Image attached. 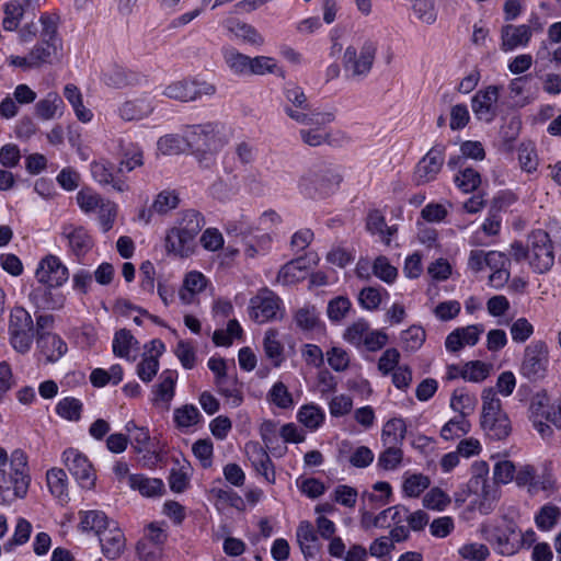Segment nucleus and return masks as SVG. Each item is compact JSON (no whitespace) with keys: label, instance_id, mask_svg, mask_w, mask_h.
<instances>
[{"label":"nucleus","instance_id":"nucleus-1","mask_svg":"<svg viewBox=\"0 0 561 561\" xmlns=\"http://www.w3.org/2000/svg\"><path fill=\"white\" fill-rule=\"evenodd\" d=\"M41 38L25 56L11 55L9 64L23 70L39 69L45 65H54L64 57V42L59 35V16L45 13L39 18Z\"/></svg>","mask_w":561,"mask_h":561},{"label":"nucleus","instance_id":"nucleus-2","mask_svg":"<svg viewBox=\"0 0 561 561\" xmlns=\"http://www.w3.org/2000/svg\"><path fill=\"white\" fill-rule=\"evenodd\" d=\"M331 42V56L343 53L341 57L342 66L350 78H363L370 72L377 53L375 42L365 37H357L346 42L337 33L332 35Z\"/></svg>","mask_w":561,"mask_h":561},{"label":"nucleus","instance_id":"nucleus-3","mask_svg":"<svg viewBox=\"0 0 561 561\" xmlns=\"http://www.w3.org/2000/svg\"><path fill=\"white\" fill-rule=\"evenodd\" d=\"M186 137L191 153L205 168L214 164L216 154L228 144L225 128L215 123L190 126Z\"/></svg>","mask_w":561,"mask_h":561},{"label":"nucleus","instance_id":"nucleus-4","mask_svg":"<svg viewBox=\"0 0 561 561\" xmlns=\"http://www.w3.org/2000/svg\"><path fill=\"white\" fill-rule=\"evenodd\" d=\"M512 254L517 261L527 259L529 265L537 273L548 272L554 264L551 232L542 229L531 231L527 237L526 247L522 243H514Z\"/></svg>","mask_w":561,"mask_h":561},{"label":"nucleus","instance_id":"nucleus-5","mask_svg":"<svg viewBox=\"0 0 561 561\" xmlns=\"http://www.w3.org/2000/svg\"><path fill=\"white\" fill-rule=\"evenodd\" d=\"M342 181L337 168L322 165L305 173L298 181V188L310 198H324L335 193Z\"/></svg>","mask_w":561,"mask_h":561},{"label":"nucleus","instance_id":"nucleus-6","mask_svg":"<svg viewBox=\"0 0 561 561\" xmlns=\"http://www.w3.org/2000/svg\"><path fill=\"white\" fill-rule=\"evenodd\" d=\"M27 460L22 450H14L10 457V473L0 469V502L23 497L30 485Z\"/></svg>","mask_w":561,"mask_h":561},{"label":"nucleus","instance_id":"nucleus-7","mask_svg":"<svg viewBox=\"0 0 561 561\" xmlns=\"http://www.w3.org/2000/svg\"><path fill=\"white\" fill-rule=\"evenodd\" d=\"M35 337V325L30 312L23 307L11 310L9 319V340L14 351L26 354Z\"/></svg>","mask_w":561,"mask_h":561},{"label":"nucleus","instance_id":"nucleus-8","mask_svg":"<svg viewBox=\"0 0 561 561\" xmlns=\"http://www.w3.org/2000/svg\"><path fill=\"white\" fill-rule=\"evenodd\" d=\"M282 300L271 289L261 288L249 304V317L256 323L263 324L278 319L282 312Z\"/></svg>","mask_w":561,"mask_h":561},{"label":"nucleus","instance_id":"nucleus-9","mask_svg":"<svg viewBox=\"0 0 561 561\" xmlns=\"http://www.w3.org/2000/svg\"><path fill=\"white\" fill-rule=\"evenodd\" d=\"M62 461L81 488L90 490L94 486L96 480L95 471L87 456L81 451L75 448L65 450Z\"/></svg>","mask_w":561,"mask_h":561},{"label":"nucleus","instance_id":"nucleus-10","mask_svg":"<svg viewBox=\"0 0 561 561\" xmlns=\"http://www.w3.org/2000/svg\"><path fill=\"white\" fill-rule=\"evenodd\" d=\"M69 277L68 268L59 257L48 254L37 264L35 270L36 280L45 287H60Z\"/></svg>","mask_w":561,"mask_h":561},{"label":"nucleus","instance_id":"nucleus-11","mask_svg":"<svg viewBox=\"0 0 561 561\" xmlns=\"http://www.w3.org/2000/svg\"><path fill=\"white\" fill-rule=\"evenodd\" d=\"M548 364V346L543 341L531 342L524 352L522 371L529 379L545 376Z\"/></svg>","mask_w":561,"mask_h":561},{"label":"nucleus","instance_id":"nucleus-12","mask_svg":"<svg viewBox=\"0 0 561 561\" xmlns=\"http://www.w3.org/2000/svg\"><path fill=\"white\" fill-rule=\"evenodd\" d=\"M530 415L543 419L561 431V396L551 399L546 391H539L531 397Z\"/></svg>","mask_w":561,"mask_h":561},{"label":"nucleus","instance_id":"nucleus-13","mask_svg":"<svg viewBox=\"0 0 561 561\" xmlns=\"http://www.w3.org/2000/svg\"><path fill=\"white\" fill-rule=\"evenodd\" d=\"M500 91V87L489 85L473 95L471 108L477 119L491 123L496 117Z\"/></svg>","mask_w":561,"mask_h":561},{"label":"nucleus","instance_id":"nucleus-14","mask_svg":"<svg viewBox=\"0 0 561 561\" xmlns=\"http://www.w3.org/2000/svg\"><path fill=\"white\" fill-rule=\"evenodd\" d=\"M445 162L444 151L439 147L432 148L416 164L413 181L417 185H424L434 181L439 174Z\"/></svg>","mask_w":561,"mask_h":561},{"label":"nucleus","instance_id":"nucleus-15","mask_svg":"<svg viewBox=\"0 0 561 561\" xmlns=\"http://www.w3.org/2000/svg\"><path fill=\"white\" fill-rule=\"evenodd\" d=\"M285 113L295 122L308 128H324L335 121V112L331 108H311L300 112L291 106H285Z\"/></svg>","mask_w":561,"mask_h":561},{"label":"nucleus","instance_id":"nucleus-16","mask_svg":"<svg viewBox=\"0 0 561 561\" xmlns=\"http://www.w3.org/2000/svg\"><path fill=\"white\" fill-rule=\"evenodd\" d=\"M245 453L254 470L268 483L274 484L276 474L273 462L265 448L257 442H249L245 445Z\"/></svg>","mask_w":561,"mask_h":561},{"label":"nucleus","instance_id":"nucleus-17","mask_svg":"<svg viewBox=\"0 0 561 561\" xmlns=\"http://www.w3.org/2000/svg\"><path fill=\"white\" fill-rule=\"evenodd\" d=\"M501 49L513 51L518 47H526L531 41V30L527 24H505L501 27Z\"/></svg>","mask_w":561,"mask_h":561},{"label":"nucleus","instance_id":"nucleus-18","mask_svg":"<svg viewBox=\"0 0 561 561\" xmlns=\"http://www.w3.org/2000/svg\"><path fill=\"white\" fill-rule=\"evenodd\" d=\"M492 539L501 554L511 556L518 550L522 536L512 522H504L493 529Z\"/></svg>","mask_w":561,"mask_h":561},{"label":"nucleus","instance_id":"nucleus-19","mask_svg":"<svg viewBox=\"0 0 561 561\" xmlns=\"http://www.w3.org/2000/svg\"><path fill=\"white\" fill-rule=\"evenodd\" d=\"M196 238L185 234L184 230L174 226L165 236V250L168 253L179 257H187L194 253L196 248Z\"/></svg>","mask_w":561,"mask_h":561},{"label":"nucleus","instance_id":"nucleus-20","mask_svg":"<svg viewBox=\"0 0 561 561\" xmlns=\"http://www.w3.org/2000/svg\"><path fill=\"white\" fill-rule=\"evenodd\" d=\"M38 355L46 364L59 360L67 352V344L53 333H41L36 341Z\"/></svg>","mask_w":561,"mask_h":561},{"label":"nucleus","instance_id":"nucleus-21","mask_svg":"<svg viewBox=\"0 0 561 561\" xmlns=\"http://www.w3.org/2000/svg\"><path fill=\"white\" fill-rule=\"evenodd\" d=\"M153 112L152 102L147 96H140L124 101L117 110L118 116L124 122L141 121Z\"/></svg>","mask_w":561,"mask_h":561},{"label":"nucleus","instance_id":"nucleus-22","mask_svg":"<svg viewBox=\"0 0 561 561\" xmlns=\"http://www.w3.org/2000/svg\"><path fill=\"white\" fill-rule=\"evenodd\" d=\"M99 539L104 556L112 560L118 558L126 546L125 536L117 524H112V527L99 536Z\"/></svg>","mask_w":561,"mask_h":561},{"label":"nucleus","instance_id":"nucleus-23","mask_svg":"<svg viewBox=\"0 0 561 561\" xmlns=\"http://www.w3.org/2000/svg\"><path fill=\"white\" fill-rule=\"evenodd\" d=\"M225 26L237 38L253 46H262L265 43L263 35L251 24L238 19H227Z\"/></svg>","mask_w":561,"mask_h":561},{"label":"nucleus","instance_id":"nucleus-24","mask_svg":"<svg viewBox=\"0 0 561 561\" xmlns=\"http://www.w3.org/2000/svg\"><path fill=\"white\" fill-rule=\"evenodd\" d=\"M297 542L307 559H314L320 551V542L310 522H301L296 533Z\"/></svg>","mask_w":561,"mask_h":561},{"label":"nucleus","instance_id":"nucleus-25","mask_svg":"<svg viewBox=\"0 0 561 561\" xmlns=\"http://www.w3.org/2000/svg\"><path fill=\"white\" fill-rule=\"evenodd\" d=\"M207 285L205 276L197 271L187 273L179 290V298L183 305H192L197 294L202 293Z\"/></svg>","mask_w":561,"mask_h":561},{"label":"nucleus","instance_id":"nucleus-26","mask_svg":"<svg viewBox=\"0 0 561 561\" xmlns=\"http://www.w3.org/2000/svg\"><path fill=\"white\" fill-rule=\"evenodd\" d=\"M64 96L71 105L76 117L82 123H89L93 118V113L83 103V95L80 89L73 84L68 83L64 88Z\"/></svg>","mask_w":561,"mask_h":561},{"label":"nucleus","instance_id":"nucleus-27","mask_svg":"<svg viewBox=\"0 0 561 561\" xmlns=\"http://www.w3.org/2000/svg\"><path fill=\"white\" fill-rule=\"evenodd\" d=\"M194 80L178 79L169 82L162 90V95L179 102H193Z\"/></svg>","mask_w":561,"mask_h":561},{"label":"nucleus","instance_id":"nucleus-28","mask_svg":"<svg viewBox=\"0 0 561 561\" xmlns=\"http://www.w3.org/2000/svg\"><path fill=\"white\" fill-rule=\"evenodd\" d=\"M129 486L139 491L142 496H160L164 491L162 480L157 478H147L142 474H131L128 478Z\"/></svg>","mask_w":561,"mask_h":561},{"label":"nucleus","instance_id":"nucleus-29","mask_svg":"<svg viewBox=\"0 0 561 561\" xmlns=\"http://www.w3.org/2000/svg\"><path fill=\"white\" fill-rule=\"evenodd\" d=\"M114 520H110L107 516L101 511H87L81 513V528L84 531H93L98 537L105 533Z\"/></svg>","mask_w":561,"mask_h":561},{"label":"nucleus","instance_id":"nucleus-30","mask_svg":"<svg viewBox=\"0 0 561 561\" xmlns=\"http://www.w3.org/2000/svg\"><path fill=\"white\" fill-rule=\"evenodd\" d=\"M62 100L56 92H49L34 107L35 115L43 121L54 119L61 115Z\"/></svg>","mask_w":561,"mask_h":561},{"label":"nucleus","instance_id":"nucleus-31","mask_svg":"<svg viewBox=\"0 0 561 561\" xmlns=\"http://www.w3.org/2000/svg\"><path fill=\"white\" fill-rule=\"evenodd\" d=\"M188 148L186 131L183 136L176 134H168L161 136L157 141V150L163 156L180 154Z\"/></svg>","mask_w":561,"mask_h":561},{"label":"nucleus","instance_id":"nucleus-32","mask_svg":"<svg viewBox=\"0 0 561 561\" xmlns=\"http://www.w3.org/2000/svg\"><path fill=\"white\" fill-rule=\"evenodd\" d=\"M307 266L299 257L286 263L277 274V282L282 285H291L305 278Z\"/></svg>","mask_w":561,"mask_h":561},{"label":"nucleus","instance_id":"nucleus-33","mask_svg":"<svg viewBox=\"0 0 561 561\" xmlns=\"http://www.w3.org/2000/svg\"><path fill=\"white\" fill-rule=\"evenodd\" d=\"M138 342L126 329L118 330L113 339V353L115 356L129 359L130 353L137 350Z\"/></svg>","mask_w":561,"mask_h":561},{"label":"nucleus","instance_id":"nucleus-34","mask_svg":"<svg viewBox=\"0 0 561 561\" xmlns=\"http://www.w3.org/2000/svg\"><path fill=\"white\" fill-rule=\"evenodd\" d=\"M250 75L265 76L277 75L285 77L284 69L278 65L277 60L270 56H255L251 59Z\"/></svg>","mask_w":561,"mask_h":561},{"label":"nucleus","instance_id":"nucleus-35","mask_svg":"<svg viewBox=\"0 0 561 561\" xmlns=\"http://www.w3.org/2000/svg\"><path fill=\"white\" fill-rule=\"evenodd\" d=\"M179 204L180 196L176 191L163 190L156 195L149 211L158 215H167L178 208Z\"/></svg>","mask_w":561,"mask_h":561},{"label":"nucleus","instance_id":"nucleus-36","mask_svg":"<svg viewBox=\"0 0 561 561\" xmlns=\"http://www.w3.org/2000/svg\"><path fill=\"white\" fill-rule=\"evenodd\" d=\"M178 379L176 371L165 370L161 374V381L154 390V401L165 403L169 407L170 401L174 397V388Z\"/></svg>","mask_w":561,"mask_h":561},{"label":"nucleus","instance_id":"nucleus-37","mask_svg":"<svg viewBox=\"0 0 561 561\" xmlns=\"http://www.w3.org/2000/svg\"><path fill=\"white\" fill-rule=\"evenodd\" d=\"M217 391L221 394L228 404L238 408L243 402V392L237 377L232 376L220 385L216 386Z\"/></svg>","mask_w":561,"mask_h":561},{"label":"nucleus","instance_id":"nucleus-38","mask_svg":"<svg viewBox=\"0 0 561 561\" xmlns=\"http://www.w3.org/2000/svg\"><path fill=\"white\" fill-rule=\"evenodd\" d=\"M505 414L502 411L501 400L496 397L493 388H485L482 391V414L481 421H488Z\"/></svg>","mask_w":561,"mask_h":561},{"label":"nucleus","instance_id":"nucleus-39","mask_svg":"<svg viewBox=\"0 0 561 561\" xmlns=\"http://www.w3.org/2000/svg\"><path fill=\"white\" fill-rule=\"evenodd\" d=\"M470 422L463 415H457L449 420L440 430V436L445 440H453L469 433Z\"/></svg>","mask_w":561,"mask_h":561},{"label":"nucleus","instance_id":"nucleus-40","mask_svg":"<svg viewBox=\"0 0 561 561\" xmlns=\"http://www.w3.org/2000/svg\"><path fill=\"white\" fill-rule=\"evenodd\" d=\"M481 426L494 439H504L511 433V423L506 414L488 421H481Z\"/></svg>","mask_w":561,"mask_h":561},{"label":"nucleus","instance_id":"nucleus-41","mask_svg":"<svg viewBox=\"0 0 561 561\" xmlns=\"http://www.w3.org/2000/svg\"><path fill=\"white\" fill-rule=\"evenodd\" d=\"M204 226V217L194 209L184 210L176 225L181 230H184L185 234H191L194 238L197 237Z\"/></svg>","mask_w":561,"mask_h":561},{"label":"nucleus","instance_id":"nucleus-42","mask_svg":"<svg viewBox=\"0 0 561 561\" xmlns=\"http://www.w3.org/2000/svg\"><path fill=\"white\" fill-rule=\"evenodd\" d=\"M296 327L302 331H311L319 325V313L316 307L306 305L298 308L294 313Z\"/></svg>","mask_w":561,"mask_h":561},{"label":"nucleus","instance_id":"nucleus-43","mask_svg":"<svg viewBox=\"0 0 561 561\" xmlns=\"http://www.w3.org/2000/svg\"><path fill=\"white\" fill-rule=\"evenodd\" d=\"M263 348L265 355L273 360V364L279 366L283 362L284 347L278 340V332L276 330L270 329L266 331L263 340Z\"/></svg>","mask_w":561,"mask_h":561},{"label":"nucleus","instance_id":"nucleus-44","mask_svg":"<svg viewBox=\"0 0 561 561\" xmlns=\"http://www.w3.org/2000/svg\"><path fill=\"white\" fill-rule=\"evenodd\" d=\"M47 485L53 495L65 499L68 495L67 474L60 468H51L46 473Z\"/></svg>","mask_w":561,"mask_h":561},{"label":"nucleus","instance_id":"nucleus-45","mask_svg":"<svg viewBox=\"0 0 561 561\" xmlns=\"http://www.w3.org/2000/svg\"><path fill=\"white\" fill-rule=\"evenodd\" d=\"M298 421L309 430H317L324 421L323 411L316 404H305L298 412Z\"/></svg>","mask_w":561,"mask_h":561},{"label":"nucleus","instance_id":"nucleus-46","mask_svg":"<svg viewBox=\"0 0 561 561\" xmlns=\"http://www.w3.org/2000/svg\"><path fill=\"white\" fill-rule=\"evenodd\" d=\"M405 432L407 427L402 419H391L382 428V442L385 445H394L404 438Z\"/></svg>","mask_w":561,"mask_h":561},{"label":"nucleus","instance_id":"nucleus-47","mask_svg":"<svg viewBox=\"0 0 561 561\" xmlns=\"http://www.w3.org/2000/svg\"><path fill=\"white\" fill-rule=\"evenodd\" d=\"M412 10L417 20L423 24L432 25L437 20L435 0H414Z\"/></svg>","mask_w":561,"mask_h":561},{"label":"nucleus","instance_id":"nucleus-48","mask_svg":"<svg viewBox=\"0 0 561 561\" xmlns=\"http://www.w3.org/2000/svg\"><path fill=\"white\" fill-rule=\"evenodd\" d=\"M518 162L523 171L534 173L539 165V159L535 146L531 142L522 144L518 147Z\"/></svg>","mask_w":561,"mask_h":561},{"label":"nucleus","instance_id":"nucleus-49","mask_svg":"<svg viewBox=\"0 0 561 561\" xmlns=\"http://www.w3.org/2000/svg\"><path fill=\"white\" fill-rule=\"evenodd\" d=\"M118 146L124 156V159L121 161V165H124L127 171H133L135 168L144 165V152L139 147L133 145L125 146L122 139L119 140Z\"/></svg>","mask_w":561,"mask_h":561},{"label":"nucleus","instance_id":"nucleus-50","mask_svg":"<svg viewBox=\"0 0 561 561\" xmlns=\"http://www.w3.org/2000/svg\"><path fill=\"white\" fill-rule=\"evenodd\" d=\"M492 370V365L472 360L463 365V379L471 382H481L486 379Z\"/></svg>","mask_w":561,"mask_h":561},{"label":"nucleus","instance_id":"nucleus-51","mask_svg":"<svg viewBox=\"0 0 561 561\" xmlns=\"http://www.w3.org/2000/svg\"><path fill=\"white\" fill-rule=\"evenodd\" d=\"M476 407V398L463 389H457L454 391L450 399V408L458 412V415H463L466 417L467 414L473 411Z\"/></svg>","mask_w":561,"mask_h":561},{"label":"nucleus","instance_id":"nucleus-52","mask_svg":"<svg viewBox=\"0 0 561 561\" xmlns=\"http://www.w3.org/2000/svg\"><path fill=\"white\" fill-rule=\"evenodd\" d=\"M561 516V511L553 504L543 505L535 517L536 525L541 530L551 529Z\"/></svg>","mask_w":561,"mask_h":561},{"label":"nucleus","instance_id":"nucleus-53","mask_svg":"<svg viewBox=\"0 0 561 561\" xmlns=\"http://www.w3.org/2000/svg\"><path fill=\"white\" fill-rule=\"evenodd\" d=\"M76 198L80 209L85 214L95 213L105 199L91 188L80 190Z\"/></svg>","mask_w":561,"mask_h":561},{"label":"nucleus","instance_id":"nucleus-54","mask_svg":"<svg viewBox=\"0 0 561 561\" xmlns=\"http://www.w3.org/2000/svg\"><path fill=\"white\" fill-rule=\"evenodd\" d=\"M69 245L72 252L80 256L85 254L92 247L91 237L82 228H77L68 234Z\"/></svg>","mask_w":561,"mask_h":561},{"label":"nucleus","instance_id":"nucleus-55","mask_svg":"<svg viewBox=\"0 0 561 561\" xmlns=\"http://www.w3.org/2000/svg\"><path fill=\"white\" fill-rule=\"evenodd\" d=\"M198 409L193 404H185L174 410V421L179 427H191L201 420Z\"/></svg>","mask_w":561,"mask_h":561},{"label":"nucleus","instance_id":"nucleus-56","mask_svg":"<svg viewBox=\"0 0 561 561\" xmlns=\"http://www.w3.org/2000/svg\"><path fill=\"white\" fill-rule=\"evenodd\" d=\"M456 185L463 193H471L481 184V176L474 169L466 168L455 176Z\"/></svg>","mask_w":561,"mask_h":561},{"label":"nucleus","instance_id":"nucleus-57","mask_svg":"<svg viewBox=\"0 0 561 561\" xmlns=\"http://www.w3.org/2000/svg\"><path fill=\"white\" fill-rule=\"evenodd\" d=\"M267 398L270 402L279 409H289L294 405L291 393L282 381L273 385L268 391Z\"/></svg>","mask_w":561,"mask_h":561},{"label":"nucleus","instance_id":"nucleus-58","mask_svg":"<svg viewBox=\"0 0 561 561\" xmlns=\"http://www.w3.org/2000/svg\"><path fill=\"white\" fill-rule=\"evenodd\" d=\"M117 205L114 202L106 198L96 209L95 213H98L99 222L104 232H107L113 228V225L117 216Z\"/></svg>","mask_w":561,"mask_h":561},{"label":"nucleus","instance_id":"nucleus-59","mask_svg":"<svg viewBox=\"0 0 561 561\" xmlns=\"http://www.w3.org/2000/svg\"><path fill=\"white\" fill-rule=\"evenodd\" d=\"M92 178L101 185H110L113 183L114 164L105 161H93L90 167Z\"/></svg>","mask_w":561,"mask_h":561},{"label":"nucleus","instance_id":"nucleus-60","mask_svg":"<svg viewBox=\"0 0 561 561\" xmlns=\"http://www.w3.org/2000/svg\"><path fill=\"white\" fill-rule=\"evenodd\" d=\"M430 485V479L424 474H411L404 479L402 489L407 496L417 497Z\"/></svg>","mask_w":561,"mask_h":561},{"label":"nucleus","instance_id":"nucleus-61","mask_svg":"<svg viewBox=\"0 0 561 561\" xmlns=\"http://www.w3.org/2000/svg\"><path fill=\"white\" fill-rule=\"evenodd\" d=\"M5 16L2 21V25L7 31H14L20 20L24 15V9L22 2L19 0H12L5 5Z\"/></svg>","mask_w":561,"mask_h":561},{"label":"nucleus","instance_id":"nucleus-62","mask_svg":"<svg viewBox=\"0 0 561 561\" xmlns=\"http://www.w3.org/2000/svg\"><path fill=\"white\" fill-rule=\"evenodd\" d=\"M458 553L468 561H484L490 556V550L483 543L466 542L458 549Z\"/></svg>","mask_w":561,"mask_h":561},{"label":"nucleus","instance_id":"nucleus-63","mask_svg":"<svg viewBox=\"0 0 561 561\" xmlns=\"http://www.w3.org/2000/svg\"><path fill=\"white\" fill-rule=\"evenodd\" d=\"M516 472L515 465L508 459H499L493 468V480L495 483L507 484L514 480Z\"/></svg>","mask_w":561,"mask_h":561},{"label":"nucleus","instance_id":"nucleus-64","mask_svg":"<svg viewBox=\"0 0 561 561\" xmlns=\"http://www.w3.org/2000/svg\"><path fill=\"white\" fill-rule=\"evenodd\" d=\"M81 402L75 398H65L56 407L58 415L68 421H78L81 415Z\"/></svg>","mask_w":561,"mask_h":561}]
</instances>
